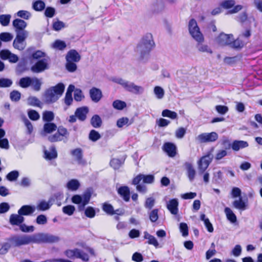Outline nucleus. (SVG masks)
I'll use <instances>...</instances> for the list:
<instances>
[{
  "label": "nucleus",
  "instance_id": "1",
  "mask_svg": "<svg viewBox=\"0 0 262 262\" xmlns=\"http://www.w3.org/2000/svg\"><path fill=\"white\" fill-rule=\"evenodd\" d=\"M64 89L65 85L62 83H59L47 89L43 95L46 102L52 103L56 102L62 95Z\"/></svg>",
  "mask_w": 262,
  "mask_h": 262
},
{
  "label": "nucleus",
  "instance_id": "2",
  "mask_svg": "<svg viewBox=\"0 0 262 262\" xmlns=\"http://www.w3.org/2000/svg\"><path fill=\"white\" fill-rule=\"evenodd\" d=\"M142 180L144 183L151 184L154 182L155 177L152 174H139L133 179L132 184L136 186V190L144 194L147 192V188L145 185L140 184Z\"/></svg>",
  "mask_w": 262,
  "mask_h": 262
},
{
  "label": "nucleus",
  "instance_id": "3",
  "mask_svg": "<svg viewBox=\"0 0 262 262\" xmlns=\"http://www.w3.org/2000/svg\"><path fill=\"white\" fill-rule=\"evenodd\" d=\"M213 149L202 157L198 161V168L199 174H203L207 169L213 158Z\"/></svg>",
  "mask_w": 262,
  "mask_h": 262
},
{
  "label": "nucleus",
  "instance_id": "4",
  "mask_svg": "<svg viewBox=\"0 0 262 262\" xmlns=\"http://www.w3.org/2000/svg\"><path fill=\"white\" fill-rule=\"evenodd\" d=\"M189 32L192 37L197 42H203L204 38L203 34L198 26L196 21L191 19L188 23Z\"/></svg>",
  "mask_w": 262,
  "mask_h": 262
},
{
  "label": "nucleus",
  "instance_id": "5",
  "mask_svg": "<svg viewBox=\"0 0 262 262\" xmlns=\"http://www.w3.org/2000/svg\"><path fill=\"white\" fill-rule=\"evenodd\" d=\"M28 34L29 33L27 31L17 32L13 42V47L19 51L24 50L27 46L26 39L28 37Z\"/></svg>",
  "mask_w": 262,
  "mask_h": 262
},
{
  "label": "nucleus",
  "instance_id": "6",
  "mask_svg": "<svg viewBox=\"0 0 262 262\" xmlns=\"http://www.w3.org/2000/svg\"><path fill=\"white\" fill-rule=\"evenodd\" d=\"M91 192L89 190L85 191L82 195H74L72 198V201L73 203L79 204V209L82 210L87 205L91 199Z\"/></svg>",
  "mask_w": 262,
  "mask_h": 262
},
{
  "label": "nucleus",
  "instance_id": "7",
  "mask_svg": "<svg viewBox=\"0 0 262 262\" xmlns=\"http://www.w3.org/2000/svg\"><path fill=\"white\" fill-rule=\"evenodd\" d=\"M9 241L13 247H19L31 243V235H15L10 237Z\"/></svg>",
  "mask_w": 262,
  "mask_h": 262
},
{
  "label": "nucleus",
  "instance_id": "8",
  "mask_svg": "<svg viewBox=\"0 0 262 262\" xmlns=\"http://www.w3.org/2000/svg\"><path fill=\"white\" fill-rule=\"evenodd\" d=\"M64 253L67 257L71 259L80 258L84 261H88L89 260V255L77 248L67 250L64 251Z\"/></svg>",
  "mask_w": 262,
  "mask_h": 262
},
{
  "label": "nucleus",
  "instance_id": "9",
  "mask_svg": "<svg viewBox=\"0 0 262 262\" xmlns=\"http://www.w3.org/2000/svg\"><path fill=\"white\" fill-rule=\"evenodd\" d=\"M218 138V135L215 132L202 133L196 137V140L200 143L212 142Z\"/></svg>",
  "mask_w": 262,
  "mask_h": 262
},
{
  "label": "nucleus",
  "instance_id": "10",
  "mask_svg": "<svg viewBox=\"0 0 262 262\" xmlns=\"http://www.w3.org/2000/svg\"><path fill=\"white\" fill-rule=\"evenodd\" d=\"M49 60L47 58H43L38 61L35 64L31 67V71L36 73L43 72L49 68Z\"/></svg>",
  "mask_w": 262,
  "mask_h": 262
},
{
  "label": "nucleus",
  "instance_id": "11",
  "mask_svg": "<svg viewBox=\"0 0 262 262\" xmlns=\"http://www.w3.org/2000/svg\"><path fill=\"white\" fill-rule=\"evenodd\" d=\"M0 57L3 60H8L10 63H16L18 61V57L8 50L1 51Z\"/></svg>",
  "mask_w": 262,
  "mask_h": 262
},
{
  "label": "nucleus",
  "instance_id": "12",
  "mask_svg": "<svg viewBox=\"0 0 262 262\" xmlns=\"http://www.w3.org/2000/svg\"><path fill=\"white\" fill-rule=\"evenodd\" d=\"M234 39L233 35L222 33L216 38V41L221 46L230 45Z\"/></svg>",
  "mask_w": 262,
  "mask_h": 262
},
{
  "label": "nucleus",
  "instance_id": "13",
  "mask_svg": "<svg viewBox=\"0 0 262 262\" xmlns=\"http://www.w3.org/2000/svg\"><path fill=\"white\" fill-rule=\"evenodd\" d=\"M152 48L140 42L137 46L136 52L140 56L141 58H142L144 56L149 54Z\"/></svg>",
  "mask_w": 262,
  "mask_h": 262
},
{
  "label": "nucleus",
  "instance_id": "14",
  "mask_svg": "<svg viewBox=\"0 0 262 262\" xmlns=\"http://www.w3.org/2000/svg\"><path fill=\"white\" fill-rule=\"evenodd\" d=\"M72 156L73 157L74 160L78 164H84L85 162L83 159V155H82V150L80 148H77L75 149H73L71 152Z\"/></svg>",
  "mask_w": 262,
  "mask_h": 262
},
{
  "label": "nucleus",
  "instance_id": "15",
  "mask_svg": "<svg viewBox=\"0 0 262 262\" xmlns=\"http://www.w3.org/2000/svg\"><path fill=\"white\" fill-rule=\"evenodd\" d=\"M162 148L170 157H174L176 155V146L172 143L166 142L164 143Z\"/></svg>",
  "mask_w": 262,
  "mask_h": 262
},
{
  "label": "nucleus",
  "instance_id": "16",
  "mask_svg": "<svg viewBox=\"0 0 262 262\" xmlns=\"http://www.w3.org/2000/svg\"><path fill=\"white\" fill-rule=\"evenodd\" d=\"M118 194L125 202H128L130 199V190L128 186H122L117 188Z\"/></svg>",
  "mask_w": 262,
  "mask_h": 262
},
{
  "label": "nucleus",
  "instance_id": "17",
  "mask_svg": "<svg viewBox=\"0 0 262 262\" xmlns=\"http://www.w3.org/2000/svg\"><path fill=\"white\" fill-rule=\"evenodd\" d=\"M90 96L94 102H98L102 97L101 91L98 88L93 87L90 90Z\"/></svg>",
  "mask_w": 262,
  "mask_h": 262
},
{
  "label": "nucleus",
  "instance_id": "18",
  "mask_svg": "<svg viewBox=\"0 0 262 262\" xmlns=\"http://www.w3.org/2000/svg\"><path fill=\"white\" fill-rule=\"evenodd\" d=\"M179 202L176 199H171L167 203V208L170 213L176 215L178 213Z\"/></svg>",
  "mask_w": 262,
  "mask_h": 262
},
{
  "label": "nucleus",
  "instance_id": "19",
  "mask_svg": "<svg viewBox=\"0 0 262 262\" xmlns=\"http://www.w3.org/2000/svg\"><path fill=\"white\" fill-rule=\"evenodd\" d=\"M80 55L75 50H71L69 51L66 57L67 61L74 62H78L80 60Z\"/></svg>",
  "mask_w": 262,
  "mask_h": 262
},
{
  "label": "nucleus",
  "instance_id": "20",
  "mask_svg": "<svg viewBox=\"0 0 262 262\" xmlns=\"http://www.w3.org/2000/svg\"><path fill=\"white\" fill-rule=\"evenodd\" d=\"M89 112V108L86 106L78 108L75 113L77 118L80 121H84L86 118V115Z\"/></svg>",
  "mask_w": 262,
  "mask_h": 262
},
{
  "label": "nucleus",
  "instance_id": "21",
  "mask_svg": "<svg viewBox=\"0 0 262 262\" xmlns=\"http://www.w3.org/2000/svg\"><path fill=\"white\" fill-rule=\"evenodd\" d=\"M249 144L247 141L243 140H234L231 144L232 149L235 151L247 147Z\"/></svg>",
  "mask_w": 262,
  "mask_h": 262
},
{
  "label": "nucleus",
  "instance_id": "22",
  "mask_svg": "<svg viewBox=\"0 0 262 262\" xmlns=\"http://www.w3.org/2000/svg\"><path fill=\"white\" fill-rule=\"evenodd\" d=\"M27 24L24 20L20 19H15L13 21V26L15 29L16 34L18 31H26L25 29L27 27Z\"/></svg>",
  "mask_w": 262,
  "mask_h": 262
},
{
  "label": "nucleus",
  "instance_id": "23",
  "mask_svg": "<svg viewBox=\"0 0 262 262\" xmlns=\"http://www.w3.org/2000/svg\"><path fill=\"white\" fill-rule=\"evenodd\" d=\"M35 210L34 206L24 205L18 210V213L22 215H29L33 213Z\"/></svg>",
  "mask_w": 262,
  "mask_h": 262
},
{
  "label": "nucleus",
  "instance_id": "24",
  "mask_svg": "<svg viewBox=\"0 0 262 262\" xmlns=\"http://www.w3.org/2000/svg\"><path fill=\"white\" fill-rule=\"evenodd\" d=\"M24 221V217L18 213L12 214L10 216L9 222L12 225L19 226Z\"/></svg>",
  "mask_w": 262,
  "mask_h": 262
},
{
  "label": "nucleus",
  "instance_id": "25",
  "mask_svg": "<svg viewBox=\"0 0 262 262\" xmlns=\"http://www.w3.org/2000/svg\"><path fill=\"white\" fill-rule=\"evenodd\" d=\"M184 166L187 170V177L190 180V181H192L195 176V170L193 167V165L191 163L189 162H186L184 164Z\"/></svg>",
  "mask_w": 262,
  "mask_h": 262
},
{
  "label": "nucleus",
  "instance_id": "26",
  "mask_svg": "<svg viewBox=\"0 0 262 262\" xmlns=\"http://www.w3.org/2000/svg\"><path fill=\"white\" fill-rule=\"evenodd\" d=\"M140 42L152 48H154L155 46L152 35L151 33H146L143 36Z\"/></svg>",
  "mask_w": 262,
  "mask_h": 262
},
{
  "label": "nucleus",
  "instance_id": "27",
  "mask_svg": "<svg viewBox=\"0 0 262 262\" xmlns=\"http://www.w3.org/2000/svg\"><path fill=\"white\" fill-rule=\"evenodd\" d=\"M52 203L50 200L48 202L45 200H41L38 202L35 209L36 208L39 211H44L49 209Z\"/></svg>",
  "mask_w": 262,
  "mask_h": 262
},
{
  "label": "nucleus",
  "instance_id": "28",
  "mask_svg": "<svg viewBox=\"0 0 262 262\" xmlns=\"http://www.w3.org/2000/svg\"><path fill=\"white\" fill-rule=\"evenodd\" d=\"M112 81L116 83L121 85L124 89L126 91H128L130 86L132 84V82L125 80L121 78L116 77L112 79Z\"/></svg>",
  "mask_w": 262,
  "mask_h": 262
},
{
  "label": "nucleus",
  "instance_id": "29",
  "mask_svg": "<svg viewBox=\"0 0 262 262\" xmlns=\"http://www.w3.org/2000/svg\"><path fill=\"white\" fill-rule=\"evenodd\" d=\"M44 154L45 158L48 160L55 159L57 156V153L54 146H51L49 150H45Z\"/></svg>",
  "mask_w": 262,
  "mask_h": 262
},
{
  "label": "nucleus",
  "instance_id": "30",
  "mask_svg": "<svg viewBox=\"0 0 262 262\" xmlns=\"http://www.w3.org/2000/svg\"><path fill=\"white\" fill-rule=\"evenodd\" d=\"M45 233H38L31 235V243H45Z\"/></svg>",
  "mask_w": 262,
  "mask_h": 262
},
{
  "label": "nucleus",
  "instance_id": "31",
  "mask_svg": "<svg viewBox=\"0 0 262 262\" xmlns=\"http://www.w3.org/2000/svg\"><path fill=\"white\" fill-rule=\"evenodd\" d=\"M45 3L41 0H37L32 3V8L36 11H42L45 9Z\"/></svg>",
  "mask_w": 262,
  "mask_h": 262
},
{
  "label": "nucleus",
  "instance_id": "32",
  "mask_svg": "<svg viewBox=\"0 0 262 262\" xmlns=\"http://www.w3.org/2000/svg\"><path fill=\"white\" fill-rule=\"evenodd\" d=\"M203 42H198L196 48L200 52L207 53L212 54V50L208 47L207 45L202 43Z\"/></svg>",
  "mask_w": 262,
  "mask_h": 262
},
{
  "label": "nucleus",
  "instance_id": "33",
  "mask_svg": "<svg viewBox=\"0 0 262 262\" xmlns=\"http://www.w3.org/2000/svg\"><path fill=\"white\" fill-rule=\"evenodd\" d=\"M233 206L236 209L244 210L246 209L247 205L242 200V198L240 197L239 199L236 200L233 202Z\"/></svg>",
  "mask_w": 262,
  "mask_h": 262
},
{
  "label": "nucleus",
  "instance_id": "34",
  "mask_svg": "<svg viewBox=\"0 0 262 262\" xmlns=\"http://www.w3.org/2000/svg\"><path fill=\"white\" fill-rule=\"evenodd\" d=\"M225 213L226 214L227 219L231 223H234L236 222V216L230 208L228 207H226L225 209Z\"/></svg>",
  "mask_w": 262,
  "mask_h": 262
},
{
  "label": "nucleus",
  "instance_id": "35",
  "mask_svg": "<svg viewBox=\"0 0 262 262\" xmlns=\"http://www.w3.org/2000/svg\"><path fill=\"white\" fill-rule=\"evenodd\" d=\"M80 183L77 180L72 179L69 181L67 184V187L72 191H75L78 189Z\"/></svg>",
  "mask_w": 262,
  "mask_h": 262
},
{
  "label": "nucleus",
  "instance_id": "36",
  "mask_svg": "<svg viewBox=\"0 0 262 262\" xmlns=\"http://www.w3.org/2000/svg\"><path fill=\"white\" fill-rule=\"evenodd\" d=\"M41 79H38L36 77H33L31 79V86L35 91H39L41 89L42 84Z\"/></svg>",
  "mask_w": 262,
  "mask_h": 262
},
{
  "label": "nucleus",
  "instance_id": "37",
  "mask_svg": "<svg viewBox=\"0 0 262 262\" xmlns=\"http://www.w3.org/2000/svg\"><path fill=\"white\" fill-rule=\"evenodd\" d=\"M56 125L54 123L48 122L43 125V132L47 134H50L57 129Z\"/></svg>",
  "mask_w": 262,
  "mask_h": 262
},
{
  "label": "nucleus",
  "instance_id": "38",
  "mask_svg": "<svg viewBox=\"0 0 262 262\" xmlns=\"http://www.w3.org/2000/svg\"><path fill=\"white\" fill-rule=\"evenodd\" d=\"M31 79L30 77H23L20 79L18 84L22 88H27L31 86Z\"/></svg>",
  "mask_w": 262,
  "mask_h": 262
},
{
  "label": "nucleus",
  "instance_id": "39",
  "mask_svg": "<svg viewBox=\"0 0 262 262\" xmlns=\"http://www.w3.org/2000/svg\"><path fill=\"white\" fill-rule=\"evenodd\" d=\"M91 124L95 128H99L102 124V120L98 115H94L91 119Z\"/></svg>",
  "mask_w": 262,
  "mask_h": 262
},
{
  "label": "nucleus",
  "instance_id": "40",
  "mask_svg": "<svg viewBox=\"0 0 262 262\" xmlns=\"http://www.w3.org/2000/svg\"><path fill=\"white\" fill-rule=\"evenodd\" d=\"M128 91L136 94H142L144 92V89L143 87L137 85L132 82Z\"/></svg>",
  "mask_w": 262,
  "mask_h": 262
},
{
  "label": "nucleus",
  "instance_id": "41",
  "mask_svg": "<svg viewBox=\"0 0 262 262\" xmlns=\"http://www.w3.org/2000/svg\"><path fill=\"white\" fill-rule=\"evenodd\" d=\"M27 103L29 105L33 106H38L41 107L40 106V101L36 97L31 96L27 99Z\"/></svg>",
  "mask_w": 262,
  "mask_h": 262
},
{
  "label": "nucleus",
  "instance_id": "42",
  "mask_svg": "<svg viewBox=\"0 0 262 262\" xmlns=\"http://www.w3.org/2000/svg\"><path fill=\"white\" fill-rule=\"evenodd\" d=\"M162 116L164 117H168L173 120L178 118V115L176 112L167 109H165L162 111Z\"/></svg>",
  "mask_w": 262,
  "mask_h": 262
},
{
  "label": "nucleus",
  "instance_id": "43",
  "mask_svg": "<svg viewBox=\"0 0 262 262\" xmlns=\"http://www.w3.org/2000/svg\"><path fill=\"white\" fill-rule=\"evenodd\" d=\"M67 45L64 41L57 39L55 40L52 44V47L55 49L62 50L66 48Z\"/></svg>",
  "mask_w": 262,
  "mask_h": 262
},
{
  "label": "nucleus",
  "instance_id": "44",
  "mask_svg": "<svg viewBox=\"0 0 262 262\" xmlns=\"http://www.w3.org/2000/svg\"><path fill=\"white\" fill-rule=\"evenodd\" d=\"M154 93L156 97L158 99H162L164 96V89L160 86H156L154 89Z\"/></svg>",
  "mask_w": 262,
  "mask_h": 262
},
{
  "label": "nucleus",
  "instance_id": "45",
  "mask_svg": "<svg viewBox=\"0 0 262 262\" xmlns=\"http://www.w3.org/2000/svg\"><path fill=\"white\" fill-rule=\"evenodd\" d=\"M45 243H57L59 241V237L58 236L48 233H45Z\"/></svg>",
  "mask_w": 262,
  "mask_h": 262
},
{
  "label": "nucleus",
  "instance_id": "46",
  "mask_svg": "<svg viewBox=\"0 0 262 262\" xmlns=\"http://www.w3.org/2000/svg\"><path fill=\"white\" fill-rule=\"evenodd\" d=\"M54 118V114L51 111H45L42 114V119L44 121L50 122Z\"/></svg>",
  "mask_w": 262,
  "mask_h": 262
},
{
  "label": "nucleus",
  "instance_id": "47",
  "mask_svg": "<svg viewBox=\"0 0 262 262\" xmlns=\"http://www.w3.org/2000/svg\"><path fill=\"white\" fill-rule=\"evenodd\" d=\"M102 208L103 211L108 214L113 215L115 213H118L116 212L118 210L115 211L113 207L111 204L104 203Z\"/></svg>",
  "mask_w": 262,
  "mask_h": 262
},
{
  "label": "nucleus",
  "instance_id": "48",
  "mask_svg": "<svg viewBox=\"0 0 262 262\" xmlns=\"http://www.w3.org/2000/svg\"><path fill=\"white\" fill-rule=\"evenodd\" d=\"M89 139L93 142H96L101 138V135L96 130H92L89 135Z\"/></svg>",
  "mask_w": 262,
  "mask_h": 262
},
{
  "label": "nucleus",
  "instance_id": "49",
  "mask_svg": "<svg viewBox=\"0 0 262 262\" xmlns=\"http://www.w3.org/2000/svg\"><path fill=\"white\" fill-rule=\"evenodd\" d=\"M235 4L234 0H225L221 3L220 6L224 9H228L233 7Z\"/></svg>",
  "mask_w": 262,
  "mask_h": 262
},
{
  "label": "nucleus",
  "instance_id": "50",
  "mask_svg": "<svg viewBox=\"0 0 262 262\" xmlns=\"http://www.w3.org/2000/svg\"><path fill=\"white\" fill-rule=\"evenodd\" d=\"M21 97V93L16 90L12 91L10 94V98L12 101L17 102Z\"/></svg>",
  "mask_w": 262,
  "mask_h": 262
},
{
  "label": "nucleus",
  "instance_id": "51",
  "mask_svg": "<svg viewBox=\"0 0 262 262\" xmlns=\"http://www.w3.org/2000/svg\"><path fill=\"white\" fill-rule=\"evenodd\" d=\"M13 82L11 79L2 78L0 79V88H9L11 86Z\"/></svg>",
  "mask_w": 262,
  "mask_h": 262
},
{
  "label": "nucleus",
  "instance_id": "52",
  "mask_svg": "<svg viewBox=\"0 0 262 262\" xmlns=\"http://www.w3.org/2000/svg\"><path fill=\"white\" fill-rule=\"evenodd\" d=\"M113 106L115 109L121 110L126 107V104L124 101L117 100L113 102Z\"/></svg>",
  "mask_w": 262,
  "mask_h": 262
},
{
  "label": "nucleus",
  "instance_id": "53",
  "mask_svg": "<svg viewBox=\"0 0 262 262\" xmlns=\"http://www.w3.org/2000/svg\"><path fill=\"white\" fill-rule=\"evenodd\" d=\"M11 15L9 14L0 15V23L4 26H7L10 23Z\"/></svg>",
  "mask_w": 262,
  "mask_h": 262
},
{
  "label": "nucleus",
  "instance_id": "54",
  "mask_svg": "<svg viewBox=\"0 0 262 262\" xmlns=\"http://www.w3.org/2000/svg\"><path fill=\"white\" fill-rule=\"evenodd\" d=\"M13 39V35L8 32H4L0 34V39L5 42L11 41Z\"/></svg>",
  "mask_w": 262,
  "mask_h": 262
},
{
  "label": "nucleus",
  "instance_id": "55",
  "mask_svg": "<svg viewBox=\"0 0 262 262\" xmlns=\"http://www.w3.org/2000/svg\"><path fill=\"white\" fill-rule=\"evenodd\" d=\"M75 210V208L72 205H67L62 208V211L68 215H72Z\"/></svg>",
  "mask_w": 262,
  "mask_h": 262
},
{
  "label": "nucleus",
  "instance_id": "56",
  "mask_svg": "<svg viewBox=\"0 0 262 262\" xmlns=\"http://www.w3.org/2000/svg\"><path fill=\"white\" fill-rule=\"evenodd\" d=\"M158 212L159 210L158 209H155L149 212V219L151 222H155L158 220L159 218Z\"/></svg>",
  "mask_w": 262,
  "mask_h": 262
},
{
  "label": "nucleus",
  "instance_id": "57",
  "mask_svg": "<svg viewBox=\"0 0 262 262\" xmlns=\"http://www.w3.org/2000/svg\"><path fill=\"white\" fill-rule=\"evenodd\" d=\"M17 16L25 19H29L31 16L30 12L26 10L18 11L17 12Z\"/></svg>",
  "mask_w": 262,
  "mask_h": 262
},
{
  "label": "nucleus",
  "instance_id": "58",
  "mask_svg": "<svg viewBox=\"0 0 262 262\" xmlns=\"http://www.w3.org/2000/svg\"><path fill=\"white\" fill-rule=\"evenodd\" d=\"M186 133V129L181 127L178 128L175 132V136L178 139H182L184 137Z\"/></svg>",
  "mask_w": 262,
  "mask_h": 262
},
{
  "label": "nucleus",
  "instance_id": "59",
  "mask_svg": "<svg viewBox=\"0 0 262 262\" xmlns=\"http://www.w3.org/2000/svg\"><path fill=\"white\" fill-rule=\"evenodd\" d=\"M230 45L233 48L238 49L242 48L244 46V43L239 38H237L236 40L233 39Z\"/></svg>",
  "mask_w": 262,
  "mask_h": 262
},
{
  "label": "nucleus",
  "instance_id": "60",
  "mask_svg": "<svg viewBox=\"0 0 262 262\" xmlns=\"http://www.w3.org/2000/svg\"><path fill=\"white\" fill-rule=\"evenodd\" d=\"M123 164V162L118 159H113L110 162L111 166L115 169H118Z\"/></svg>",
  "mask_w": 262,
  "mask_h": 262
},
{
  "label": "nucleus",
  "instance_id": "61",
  "mask_svg": "<svg viewBox=\"0 0 262 262\" xmlns=\"http://www.w3.org/2000/svg\"><path fill=\"white\" fill-rule=\"evenodd\" d=\"M28 115L30 119L32 120H37L40 118L39 114L35 110H30L28 112Z\"/></svg>",
  "mask_w": 262,
  "mask_h": 262
},
{
  "label": "nucleus",
  "instance_id": "62",
  "mask_svg": "<svg viewBox=\"0 0 262 262\" xmlns=\"http://www.w3.org/2000/svg\"><path fill=\"white\" fill-rule=\"evenodd\" d=\"M180 230L183 236L186 237L188 235V228L187 225L186 223H180Z\"/></svg>",
  "mask_w": 262,
  "mask_h": 262
},
{
  "label": "nucleus",
  "instance_id": "63",
  "mask_svg": "<svg viewBox=\"0 0 262 262\" xmlns=\"http://www.w3.org/2000/svg\"><path fill=\"white\" fill-rule=\"evenodd\" d=\"M155 204V200L154 198L150 197L146 200L144 206L146 208L151 209Z\"/></svg>",
  "mask_w": 262,
  "mask_h": 262
},
{
  "label": "nucleus",
  "instance_id": "64",
  "mask_svg": "<svg viewBox=\"0 0 262 262\" xmlns=\"http://www.w3.org/2000/svg\"><path fill=\"white\" fill-rule=\"evenodd\" d=\"M253 7L262 13V0H252Z\"/></svg>",
  "mask_w": 262,
  "mask_h": 262
}]
</instances>
